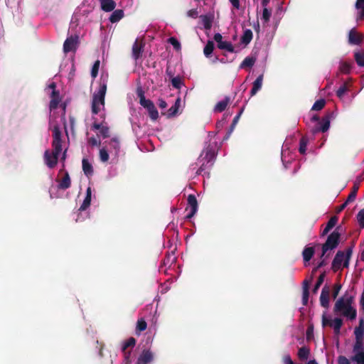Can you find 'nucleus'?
Listing matches in <instances>:
<instances>
[{"instance_id": "5", "label": "nucleus", "mask_w": 364, "mask_h": 364, "mask_svg": "<svg viewBox=\"0 0 364 364\" xmlns=\"http://www.w3.org/2000/svg\"><path fill=\"white\" fill-rule=\"evenodd\" d=\"M343 326V320L341 318H335L331 320L327 318L326 313L322 316V326H330L333 328L334 333L338 335Z\"/></svg>"}, {"instance_id": "19", "label": "nucleus", "mask_w": 364, "mask_h": 364, "mask_svg": "<svg viewBox=\"0 0 364 364\" xmlns=\"http://www.w3.org/2000/svg\"><path fill=\"white\" fill-rule=\"evenodd\" d=\"M92 129L100 130L103 138L109 136V128L107 126H103L102 124L94 122L92 126Z\"/></svg>"}, {"instance_id": "35", "label": "nucleus", "mask_w": 364, "mask_h": 364, "mask_svg": "<svg viewBox=\"0 0 364 364\" xmlns=\"http://www.w3.org/2000/svg\"><path fill=\"white\" fill-rule=\"evenodd\" d=\"M215 46L214 43L212 41H208L204 47L203 53L207 57L209 58L212 54L214 50Z\"/></svg>"}, {"instance_id": "41", "label": "nucleus", "mask_w": 364, "mask_h": 364, "mask_svg": "<svg viewBox=\"0 0 364 364\" xmlns=\"http://www.w3.org/2000/svg\"><path fill=\"white\" fill-rule=\"evenodd\" d=\"M325 277H326V273L325 272H323V273H321L319 275V277H318V278L317 279V282L315 284V285L314 287V289H313V292L314 293H316L318 289L320 288V287L321 286V284H323V282L324 281Z\"/></svg>"}, {"instance_id": "63", "label": "nucleus", "mask_w": 364, "mask_h": 364, "mask_svg": "<svg viewBox=\"0 0 364 364\" xmlns=\"http://www.w3.org/2000/svg\"><path fill=\"white\" fill-rule=\"evenodd\" d=\"M356 196L357 195H355L354 193H350L345 202L347 203V204H349L350 203L353 202L356 198Z\"/></svg>"}, {"instance_id": "64", "label": "nucleus", "mask_w": 364, "mask_h": 364, "mask_svg": "<svg viewBox=\"0 0 364 364\" xmlns=\"http://www.w3.org/2000/svg\"><path fill=\"white\" fill-rule=\"evenodd\" d=\"M284 363L285 364H294V362L292 361L290 355H289L284 356Z\"/></svg>"}, {"instance_id": "7", "label": "nucleus", "mask_w": 364, "mask_h": 364, "mask_svg": "<svg viewBox=\"0 0 364 364\" xmlns=\"http://www.w3.org/2000/svg\"><path fill=\"white\" fill-rule=\"evenodd\" d=\"M77 36H71L67 38L63 43V51L65 53H68L69 52L75 50L77 48Z\"/></svg>"}, {"instance_id": "46", "label": "nucleus", "mask_w": 364, "mask_h": 364, "mask_svg": "<svg viewBox=\"0 0 364 364\" xmlns=\"http://www.w3.org/2000/svg\"><path fill=\"white\" fill-rule=\"evenodd\" d=\"M172 86L176 89H180L183 85V82L180 76L173 77L171 79Z\"/></svg>"}, {"instance_id": "49", "label": "nucleus", "mask_w": 364, "mask_h": 364, "mask_svg": "<svg viewBox=\"0 0 364 364\" xmlns=\"http://www.w3.org/2000/svg\"><path fill=\"white\" fill-rule=\"evenodd\" d=\"M168 42L171 43L176 50H179L181 48L180 42L175 38L171 37L168 39Z\"/></svg>"}, {"instance_id": "26", "label": "nucleus", "mask_w": 364, "mask_h": 364, "mask_svg": "<svg viewBox=\"0 0 364 364\" xmlns=\"http://www.w3.org/2000/svg\"><path fill=\"white\" fill-rule=\"evenodd\" d=\"M124 17V11L122 9L114 10L110 15L109 20L111 23H117Z\"/></svg>"}, {"instance_id": "34", "label": "nucleus", "mask_w": 364, "mask_h": 364, "mask_svg": "<svg viewBox=\"0 0 364 364\" xmlns=\"http://www.w3.org/2000/svg\"><path fill=\"white\" fill-rule=\"evenodd\" d=\"M146 328L147 323L146 321L143 318L138 319L136 326V333L139 334L141 331H145Z\"/></svg>"}, {"instance_id": "38", "label": "nucleus", "mask_w": 364, "mask_h": 364, "mask_svg": "<svg viewBox=\"0 0 364 364\" xmlns=\"http://www.w3.org/2000/svg\"><path fill=\"white\" fill-rule=\"evenodd\" d=\"M136 344V339L133 337H130L123 343L122 350V351L127 350L128 348H133Z\"/></svg>"}, {"instance_id": "8", "label": "nucleus", "mask_w": 364, "mask_h": 364, "mask_svg": "<svg viewBox=\"0 0 364 364\" xmlns=\"http://www.w3.org/2000/svg\"><path fill=\"white\" fill-rule=\"evenodd\" d=\"M59 156L55 155L54 153L50 152V150H46L44 152V161L47 166L50 168H54L58 161Z\"/></svg>"}, {"instance_id": "30", "label": "nucleus", "mask_w": 364, "mask_h": 364, "mask_svg": "<svg viewBox=\"0 0 364 364\" xmlns=\"http://www.w3.org/2000/svg\"><path fill=\"white\" fill-rule=\"evenodd\" d=\"M310 354V349L308 347L303 346L299 349L298 357L301 360L308 359Z\"/></svg>"}, {"instance_id": "22", "label": "nucleus", "mask_w": 364, "mask_h": 364, "mask_svg": "<svg viewBox=\"0 0 364 364\" xmlns=\"http://www.w3.org/2000/svg\"><path fill=\"white\" fill-rule=\"evenodd\" d=\"M263 81V75H260L257 77L252 84V87L250 91L251 96H254L262 88Z\"/></svg>"}, {"instance_id": "43", "label": "nucleus", "mask_w": 364, "mask_h": 364, "mask_svg": "<svg viewBox=\"0 0 364 364\" xmlns=\"http://www.w3.org/2000/svg\"><path fill=\"white\" fill-rule=\"evenodd\" d=\"M351 70V65L348 62H342L339 66V70L342 73L348 74Z\"/></svg>"}, {"instance_id": "18", "label": "nucleus", "mask_w": 364, "mask_h": 364, "mask_svg": "<svg viewBox=\"0 0 364 364\" xmlns=\"http://www.w3.org/2000/svg\"><path fill=\"white\" fill-rule=\"evenodd\" d=\"M203 26L205 30H210L212 27L214 16L213 14H206L200 16Z\"/></svg>"}, {"instance_id": "45", "label": "nucleus", "mask_w": 364, "mask_h": 364, "mask_svg": "<svg viewBox=\"0 0 364 364\" xmlns=\"http://www.w3.org/2000/svg\"><path fill=\"white\" fill-rule=\"evenodd\" d=\"M348 90V85L346 82H344L337 90L336 95L338 97L341 99L344 95L346 93V92Z\"/></svg>"}, {"instance_id": "32", "label": "nucleus", "mask_w": 364, "mask_h": 364, "mask_svg": "<svg viewBox=\"0 0 364 364\" xmlns=\"http://www.w3.org/2000/svg\"><path fill=\"white\" fill-rule=\"evenodd\" d=\"M256 61V58L253 57H246L243 61L241 63L240 68H252Z\"/></svg>"}, {"instance_id": "27", "label": "nucleus", "mask_w": 364, "mask_h": 364, "mask_svg": "<svg viewBox=\"0 0 364 364\" xmlns=\"http://www.w3.org/2000/svg\"><path fill=\"white\" fill-rule=\"evenodd\" d=\"M353 351L354 355L359 353H364L363 338H355V342L353 346Z\"/></svg>"}, {"instance_id": "60", "label": "nucleus", "mask_w": 364, "mask_h": 364, "mask_svg": "<svg viewBox=\"0 0 364 364\" xmlns=\"http://www.w3.org/2000/svg\"><path fill=\"white\" fill-rule=\"evenodd\" d=\"M338 364H350V363L346 357L340 355L338 358Z\"/></svg>"}, {"instance_id": "2", "label": "nucleus", "mask_w": 364, "mask_h": 364, "mask_svg": "<svg viewBox=\"0 0 364 364\" xmlns=\"http://www.w3.org/2000/svg\"><path fill=\"white\" fill-rule=\"evenodd\" d=\"M353 246L348 247L346 252L343 251H338L332 262V269L333 272H337L341 269L342 263L343 267H348L349 262L353 254Z\"/></svg>"}, {"instance_id": "6", "label": "nucleus", "mask_w": 364, "mask_h": 364, "mask_svg": "<svg viewBox=\"0 0 364 364\" xmlns=\"http://www.w3.org/2000/svg\"><path fill=\"white\" fill-rule=\"evenodd\" d=\"M330 114L322 117L321 121L316 122V125L312 128L311 132L316 134L318 132H326L330 127Z\"/></svg>"}, {"instance_id": "10", "label": "nucleus", "mask_w": 364, "mask_h": 364, "mask_svg": "<svg viewBox=\"0 0 364 364\" xmlns=\"http://www.w3.org/2000/svg\"><path fill=\"white\" fill-rule=\"evenodd\" d=\"M154 359L153 353L149 350H144L139 356L136 364H148Z\"/></svg>"}, {"instance_id": "58", "label": "nucleus", "mask_w": 364, "mask_h": 364, "mask_svg": "<svg viewBox=\"0 0 364 364\" xmlns=\"http://www.w3.org/2000/svg\"><path fill=\"white\" fill-rule=\"evenodd\" d=\"M140 105L146 108V109L148 108H150L152 105H154V102L150 100L144 99V100L139 102Z\"/></svg>"}, {"instance_id": "56", "label": "nucleus", "mask_w": 364, "mask_h": 364, "mask_svg": "<svg viewBox=\"0 0 364 364\" xmlns=\"http://www.w3.org/2000/svg\"><path fill=\"white\" fill-rule=\"evenodd\" d=\"M272 15L271 10H269L267 8H264L262 11V19L265 22H268L270 19Z\"/></svg>"}, {"instance_id": "28", "label": "nucleus", "mask_w": 364, "mask_h": 364, "mask_svg": "<svg viewBox=\"0 0 364 364\" xmlns=\"http://www.w3.org/2000/svg\"><path fill=\"white\" fill-rule=\"evenodd\" d=\"M314 248L312 247H306L304 249L302 255L305 262H309L314 255Z\"/></svg>"}, {"instance_id": "62", "label": "nucleus", "mask_w": 364, "mask_h": 364, "mask_svg": "<svg viewBox=\"0 0 364 364\" xmlns=\"http://www.w3.org/2000/svg\"><path fill=\"white\" fill-rule=\"evenodd\" d=\"M188 16L189 17H191L193 18H196L198 17V12L197 11V9H191L188 11L187 13Z\"/></svg>"}, {"instance_id": "3", "label": "nucleus", "mask_w": 364, "mask_h": 364, "mask_svg": "<svg viewBox=\"0 0 364 364\" xmlns=\"http://www.w3.org/2000/svg\"><path fill=\"white\" fill-rule=\"evenodd\" d=\"M107 91V85H100V89L97 93H95L92 100V112L93 114H97L100 111V106H105V97Z\"/></svg>"}, {"instance_id": "36", "label": "nucleus", "mask_w": 364, "mask_h": 364, "mask_svg": "<svg viewBox=\"0 0 364 364\" xmlns=\"http://www.w3.org/2000/svg\"><path fill=\"white\" fill-rule=\"evenodd\" d=\"M309 139L306 136H302L299 141V151L301 154H305Z\"/></svg>"}, {"instance_id": "17", "label": "nucleus", "mask_w": 364, "mask_h": 364, "mask_svg": "<svg viewBox=\"0 0 364 364\" xmlns=\"http://www.w3.org/2000/svg\"><path fill=\"white\" fill-rule=\"evenodd\" d=\"M101 9L105 12L114 11L116 7V3L114 0H100Z\"/></svg>"}, {"instance_id": "37", "label": "nucleus", "mask_w": 364, "mask_h": 364, "mask_svg": "<svg viewBox=\"0 0 364 364\" xmlns=\"http://www.w3.org/2000/svg\"><path fill=\"white\" fill-rule=\"evenodd\" d=\"M147 111L151 120L155 121L159 118V112L154 104L150 108H148Z\"/></svg>"}, {"instance_id": "50", "label": "nucleus", "mask_w": 364, "mask_h": 364, "mask_svg": "<svg viewBox=\"0 0 364 364\" xmlns=\"http://www.w3.org/2000/svg\"><path fill=\"white\" fill-rule=\"evenodd\" d=\"M109 145L115 150L116 154H117L120 149L119 141L118 139L116 137L112 138L109 141Z\"/></svg>"}, {"instance_id": "31", "label": "nucleus", "mask_w": 364, "mask_h": 364, "mask_svg": "<svg viewBox=\"0 0 364 364\" xmlns=\"http://www.w3.org/2000/svg\"><path fill=\"white\" fill-rule=\"evenodd\" d=\"M252 31L250 29H246L241 37V42L245 45H247L252 41Z\"/></svg>"}, {"instance_id": "15", "label": "nucleus", "mask_w": 364, "mask_h": 364, "mask_svg": "<svg viewBox=\"0 0 364 364\" xmlns=\"http://www.w3.org/2000/svg\"><path fill=\"white\" fill-rule=\"evenodd\" d=\"M203 154H205L203 159L206 161V164H209L210 166H213L215 158V150L209 146L203 151Z\"/></svg>"}, {"instance_id": "12", "label": "nucleus", "mask_w": 364, "mask_h": 364, "mask_svg": "<svg viewBox=\"0 0 364 364\" xmlns=\"http://www.w3.org/2000/svg\"><path fill=\"white\" fill-rule=\"evenodd\" d=\"M144 44L142 41H139L136 39L132 46V57L136 60L141 56L144 51Z\"/></svg>"}, {"instance_id": "57", "label": "nucleus", "mask_w": 364, "mask_h": 364, "mask_svg": "<svg viewBox=\"0 0 364 364\" xmlns=\"http://www.w3.org/2000/svg\"><path fill=\"white\" fill-rule=\"evenodd\" d=\"M136 93L137 97L139 98V102L144 100L145 98L144 91L141 86H138L136 87Z\"/></svg>"}, {"instance_id": "55", "label": "nucleus", "mask_w": 364, "mask_h": 364, "mask_svg": "<svg viewBox=\"0 0 364 364\" xmlns=\"http://www.w3.org/2000/svg\"><path fill=\"white\" fill-rule=\"evenodd\" d=\"M124 352V360L123 364H131L132 360H131V355H132V351L131 350H125Z\"/></svg>"}, {"instance_id": "42", "label": "nucleus", "mask_w": 364, "mask_h": 364, "mask_svg": "<svg viewBox=\"0 0 364 364\" xmlns=\"http://www.w3.org/2000/svg\"><path fill=\"white\" fill-rule=\"evenodd\" d=\"M326 105V101L323 99L316 100L312 106L311 110L318 111L322 109Z\"/></svg>"}, {"instance_id": "53", "label": "nucleus", "mask_w": 364, "mask_h": 364, "mask_svg": "<svg viewBox=\"0 0 364 364\" xmlns=\"http://www.w3.org/2000/svg\"><path fill=\"white\" fill-rule=\"evenodd\" d=\"M357 220L360 228H364V208L358 212Z\"/></svg>"}, {"instance_id": "51", "label": "nucleus", "mask_w": 364, "mask_h": 364, "mask_svg": "<svg viewBox=\"0 0 364 364\" xmlns=\"http://www.w3.org/2000/svg\"><path fill=\"white\" fill-rule=\"evenodd\" d=\"M100 159L102 162H107L109 160V154L105 148L100 150Z\"/></svg>"}, {"instance_id": "48", "label": "nucleus", "mask_w": 364, "mask_h": 364, "mask_svg": "<svg viewBox=\"0 0 364 364\" xmlns=\"http://www.w3.org/2000/svg\"><path fill=\"white\" fill-rule=\"evenodd\" d=\"M100 65V61L99 60H96L92 65L91 70V76L92 78H95L98 75L99 68Z\"/></svg>"}, {"instance_id": "23", "label": "nucleus", "mask_w": 364, "mask_h": 364, "mask_svg": "<svg viewBox=\"0 0 364 364\" xmlns=\"http://www.w3.org/2000/svg\"><path fill=\"white\" fill-rule=\"evenodd\" d=\"M338 222V218L336 216L331 217L328 221L325 228L322 231L321 236L324 237L326 235L329 231L336 225Z\"/></svg>"}, {"instance_id": "11", "label": "nucleus", "mask_w": 364, "mask_h": 364, "mask_svg": "<svg viewBox=\"0 0 364 364\" xmlns=\"http://www.w3.org/2000/svg\"><path fill=\"white\" fill-rule=\"evenodd\" d=\"M363 41V36L358 33L355 28L351 29L348 33V43L351 45H359Z\"/></svg>"}, {"instance_id": "59", "label": "nucleus", "mask_w": 364, "mask_h": 364, "mask_svg": "<svg viewBox=\"0 0 364 364\" xmlns=\"http://www.w3.org/2000/svg\"><path fill=\"white\" fill-rule=\"evenodd\" d=\"M341 289V285L340 284H336L334 285L333 294H332L333 299H336L338 296Z\"/></svg>"}, {"instance_id": "39", "label": "nucleus", "mask_w": 364, "mask_h": 364, "mask_svg": "<svg viewBox=\"0 0 364 364\" xmlns=\"http://www.w3.org/2000/svg\"><path fill=\"white\" fill-rule=\"evenodd\" d=\"M53 141H62L61 131L58 126H54L53 129Z\"/></svg>"}, {"instance_id": "20", "label": "nucleus", "mask_w": 364, "mask_h": 364, "mask_svg": "<svg viewBox=\"0 0 364 364\" xmlns=\"http://www.w3.org/2000/svg\"><path fill=\"white\" fill-rule=\"evenodd\" d=\"M180 106H181V98L178 97L176 100L174 105H172L168 109V112H167V114H166L167 117L168 118H171V117H175L177 114L178 112Z\"/></svg>"}, {"instance_id": "61", "label": "nucleus", "mask_w": 364, "mask_h": 364, "mask_svg": "<svg viewBox=\"0 0 364 364\" xmlns=\"http://www.w3.org/2000/svg\"><path fill=\"white\" fill-rule=\"evenodd\" d=\"M88 144L92 146H100V141H97V139L95 137L92 136L88 139Z\"/></svg>"}, {"instance_id": "24", "label": "nucleus", "mask_w": 364, "mask_h": 364, "mask_svg": "<svg viewBox=\"0 0 364 364\" xmlns=\"http://www.w3.org/2000/svg\"><path fill=\"white\" fill-rule=\"evenodd\" d=\"M82 165L85 175H86L87 176H90L93 174L92 166L87 159H82Z\"/></svg>"}, {"instance_id": "47", "label": "nucleus", "mask_w": 364, "mask_h": 364, "mask_svg": "<svg viewBox=\"0 0 364 364\" xmlns=\"http://www.w3.org/2000/svg\"><path fill=\"white\" fill-rule=\"evenodd\" d=\"M351 360L356 362L358 364H364V353L355 354L351 357Z\"/></svg>"}, {"instance_id": "52", "label": "nucleus", "mask_w": 364, "mask_h": 364, "mask_svg": "<svg viewBox=\"0 0 364 364\" xmlns=\"http://www.w3.org/2000/svg\"><path fill=\"white\" fill-rule=\"evenodd\" d=\"M309 297V290H307V287H303L302 291V304L306 306L308 304Z\"/></svg>"}, {"instance_id": "16", "label": "nucleus", "mask_w": 364, "mask_h": 364, "mask_svg": "<svg viewBox=\"0 0 364 364\" xmlns=\"http://www.w3.org/2000/svg\"><path fill=\"white\" fill-rule=\"evenodd\" d=\"M50 98L49 107L50 110H53L58 107L61 100L59 91H52Z\"/></svg>"}, {"instance_id": "33", "label": "nucleus", "mask_w": 364, "mask_h": 364, "mask_svg": "<svg viewBox=\"0 0 364 364\" xmlns=\"http://www.w3.org/2000/svg\"><path fill=\"white\" fill-rule=\"evenodd\" d=\"M355 8L360 10L357 20H362L364 18V0H357L355 2Z\"/></svg>"}, {"instance_id": "40", "label": "nucleus", "mask_w": 364, "mask_h": 364, "mask_svg": "<svg viewBox=\"0 0 364 364\" xmlns=\"http://www.w3.org/2000/svg\"><path fill=\"white\" fill-rule=\"evenodd\" d=\"M354 58L359 66L364 67V52L355 53Z\"/></svg>"}, {"instance_id": "9", "label": "nucleus", "mask_w": 364, "mask_h": 364, "mask_svg": "<svg viewBox=\"0 0 364 364\" xmlns=\"http://www.w3.org/2000/svg\"><path fill=\"white\" fill-rule=\"evenodd\" d=\"M187 202L188 206L191 208L190 213L186 215L187 219H191L196 213L198 208L196 197L193 194H190L188 196Z\"/></svg>"}, {"instance_id": "13", "label": "nucleus", "mask_w": 364, "mask_h": 364, "mask_svg": "<svg viewBox=\"0 0 364 364\" xmlns=\"http://www.w3.org/2000/svg\"><path fill=\"white\" fill-rule=\"evenodd\" d=\"M329 295H330V289L327 285H325L321 293L320 296V303L321 306L324 308H328L329 306Z\"/></svg>"}, {"instance_id": "54", "label": "nucleus", "mask_w": 364, "mask_h": 364, "mask_svg": "<svg viewBox=\"0 0 364 364\" xmlns=\"http://www.w3.org/2000/svg\"><path fill=\"white\" fill-rule=\"evenodd\" d=\"M90 203H91V198L85 197L82 205L79 208L78 211H83V210H86L90 205Z\"/></svg>"}, {"instance_id": "25", "label": "nucleus", "mask_w": 364, "mask_h": 364, "mask_svg": "<svg viewBox=\"0 0 364 364\" xmlns=\"http://www.w3.org/2000/svg\"><path fill=\"white\" fill-rule=\"evenodd\" d=\"M354 334L355 338H364V318H360L358 326L355 328Z\"/></svg>"}, {"instance_id": "1", "label": "nucleus", "mask_w": 364, "mask_h": 364, "mask_svg": "<svg viewBox=\"0 0 364 364\" xmlns=\"http://www.w3.org/2000/svg\"><path fill=\"white\" fill-rule=\"evenodd\" d=\"M355 302V295L346 291L335 303L333 312L336 314H340L348 319L353 321L356 318L357 310L353 306Z\"/></svg>"}, {"instance_id": "21", "label": "nucleus", "mask_w": 364, "mask_h": 364, "mask_svg": "<svg viewBox=\"0 0 364 364\" xmlns=\"http://www.w3.org/2000/svg\"><path fill=\"white\" fill-rule=\"evenodd\" d=\"M231 99L230 97L226 96L223 100L219 101L214 107V111L217 112H223L228 104L230 102Z\"/></svg>"}, {"instance_id": "44", "label": "nucleus", "mask_w": 364, "mask_h": 364, "mask_svg": "<svg viewBox=\"0 0 364 364\" xmlns=\"http://www.w3.org/2000/svg\"><path fill=\"white\" fill-rule=\"evenodd\" d=\"M52 146L53 148V153L59 156L62 151V141H53Z\"/></svg>"}, {"instance_id": "4", "label": "nucleus", "mask_w": 364, "mask_h": 364, "mask_svg": "<svg viewBox=\"0 0 364 364\" xmlns=\"http://www.w3.org/2000/svg\"><path fill=\"white\" fill-rule=\"evenodd\" d=\"M338 227L333 231L327 237L326 242L322 245V252L321 257L326 255L328 250L336 248L340 242L341 233L338 232Z\"/></svg>"}, {"instance_id": "14", "label": "nucleus", "mask_w": 364, "mask_h": 364, "mask_svg": "<svg viewBox=\"0 0 364 364\" xmlns=\"http://www.w3.org/2000/svg\"><path fill=\"white\" fill-rule=\"evenodd\" d=\"M56 181L58 183V187L60 190H66L71 186V180L68 171L65 172V174L61 179H57Z\"/></svg>"}, {"instance_id": "29", "label": "nucleus", "mask_w": 364, "mask_h": 364, "mask_svg": "<svg viewBox=\"0 0 364 364\" xmlns=\"http://www.w3.org/2000/svg\"><path fill=\"white\" fill-rule=\"evenodd\" d=\"M218 48L221 50H225L230 53H234L235 48L231 42L229 41H223L219 42L218 44Z\"/></svg>"}]
</instances>
